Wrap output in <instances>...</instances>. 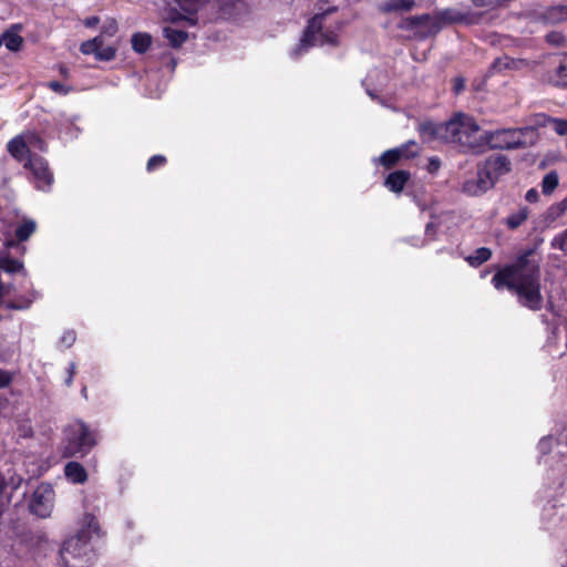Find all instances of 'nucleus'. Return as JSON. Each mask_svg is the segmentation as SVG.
Segmentation results:
<instances>
[{"label": "nucleus", "mask_w": 567, "mask_h": 567, "mask_svg": "<svg viewBox=\"0 0 567 567\" xmlns=\"http://www.w3.org/2000/svg\"><path fill=\"white\" fill-rule=\"evenodd\" d=\"M530 256L532 251H526L512 265L499 269L494 275L492 284L497 290L507 288L515 292L522 306L536 311L543 307L540 267Z\"/></svg>", "instance_id": "f257e3e1"}, {"label": "nucleus", "mask_w": 567, "mask_h": 567, "mask_svg": "<svg viewBox=\"0 0 567 567\" xmlns=\"http://www.w3.org/2000/svg\"><path fill=\"white\" fill-rule=\"evenodd\" d=\"M421 130H429L446 142L458 144L464 152L473 154L483 153V134H480L478 124L468 115L457 114L436 128L430 123L423 124Z\"/></svg>", "instance_id": "f03ea898"}, {"label": "nucleus", "mask_w": 567, "mask_h": 567, "mask_svg": "<svg viewBox=\"0 0 567 567\" xmlns=\"http://www.w3.org/2000/svg\"><path fill=\"white\" fill-rule=\"evenodd\" d=\"M94 534H99V524L93 515L85 514L80 530L66 539L61 548V559L66 567H87L95 560L90 542Z\"/></svg>", "instance_id": "7ed1b4c3"}, {"label": "nucleus", "mask_w": 567, "mask_h": 567, "mask_svg": "<svg viewBox=\"0 0 567 567\" xmlns=\"http://www.w3.org/2000/svg\"><path fill=\"white\" fill-rule=\"evenodd\" d=\"M537 138L533 127L504 128L483 133V152L493 150H516L533 145Z\"/></svg>", "instance_id": "20e7f679"}, {"label": "nucleus", "mask_w": 567, "mask_h": 567, "mask_svg": "<svg viewBox=\"0 0 567 567\" xmlns=\"http://www.w3.org/2000/svg\"><path fill=\"white\" fill-rule=\"evenodd\" d=\"M327 13L315 16L309 22L303 38L300 40L297 49L293 51L298 55L302 50L312 45L336 44L337 34L327 29L326 24Z\"/></svg>", "instance_id": "39448f33"}, {"label": "nucleus", "mask_w": 567, "mask_h": 567, "mask_svg": "<svg viewBox=\"0 0 567 567\" xmlns=\"http://www.w3.org/2000/svg\"><path fill=\"white\" fill-rule=\"evenodd\" d=\"M65 436L68 444L65 445L64 454L66 456L86 454L95 445L93 433L80 421L69 425Z\"/></svg>", "instance_id": "423d86ee"}, {"label": "nucleus", "mask_w": 567, "mask_h": 567, "mask_svg": "<svg viewBox=\"0 0 567 567\" xmlns=\"http://www.w3.org/2000/svg\"><path fill=\"white\" fill-rule=\"evenodd\" d=\"M8 152L18 161L29 159L32 151H44L45 144L34 132H23L8 143Z\"/></svg>", "instance_id": "0eeeda50"}, {"label": "nucleus", "mask_w": 567, "mask_h": 567, "mask_svg": "<svg viewBox=\"0 0 567 567\" xmlns=\"http://www.w3.org/2000/svg\"><path fill=\"white\" fill-rule=\"evenodd\" d=\"M54 504V491L49 484H40L33 492L30 504L31 511L40 516L47 517L51 514Z\"/></svg>", "instance_id": "6e6552de"}, {"label": "nucleus", "mask_w": 567, "mask_h": 567, "mask_svg": "<svg viewBox=\"0 0 567 567\" xmlns=\"http://www.w3.org/2000/svg\"><path fill=\"white\" fill-rule=\"evenodd\" d=\"M419 154L416 142L409 141L404 145L388 150L381 154L378 162L385 168L394 166L401 158H412Z\"/></svg>", "instance_id": "1a4fd4ad"}, {"label": "nucleus", "mask_w": 567, "mask_h": 567, "mask_svg": "<svg viewBox=\"0 0 567 567\" xmlns=\"http://www.w3.org/2000/svg\"><path fill=\"white\" fill-rule=\"evenodd\" d=\"M478 169L483 173V176L492 179V185L494 186L501 176L511 171V162L505 155H495L488 157L483 167Z\"/></svg>", "instance_id": "9d476101"}, {"label": "nucleus", "mask_w": 567, "mask_h": 567, "mask_svg": "<svg viewBox=\"0 0 567 567\" xmlns=\"http://www.w3.org/2000/svg\"><path fill=\"white\" fill-rule=\"evenodd\" d=\"M29 167L37 183L38 188H45L52 184L53 176L48 163L41 157H30L24 164Z\"/></svg>", "instance_id": "9b49d317"}, {"label": "nucleus", "mask_w": 567, "mask_h": 567, "mask_svg": "<svg viewBox=\"0 0 567 567\" xmlns=\"http://www.w3.org/2000/svg\"><path fill=\"white\" fill-rule=\"evenodd\" d=\"M481 18V14L470 13V12H462L456 9H444L442 11H439L436 13V19L443 23H465V24H473L476 23Z\"/></svg>", "instance_id": "f8f14e48"}, {"label": "nucleus", "mask_w": 567, "mask_h": 567, "mask_svg": "<svg viewBox=\"0 0 567 567\" xmlns=\"http://www.w3.org/2000/svg\"><path fill=\"white\" fill-rule=\"evenodd\" d=\"M492 187V179L483 176V173L478 169L475 178H471L463 184V192L471 196H477Z\"/></svg>", "instance_id": "ddd939ff"}, {"label": "nucleus", "mask_w": 567, "mask_h": 567, "mask_svg": "<svg viewBox=\"0 0 567 567\" xmlns=\"http://www.w3.org/2000/svg\"><path fill=\"white\" fill-rule=\"evenodd\" d=\"M20 29L21 28L19 25H13L11 29L2 33V43L6 45L8 50L14 52L20 50L23 43V39L19 34Z\"/></svg>", "instance_id": "4468645a"}, {"label": "nucleus", "mask_w": 567, "mask_h": 567, "mask_svg": "<svg viewBox=\"0 0 567 567\" xmlns=\"http://www.w3.org/2000/svg\"><path fill=\"white\" fill-rule=\"evenodd\" d=\"M409 178V172L396 171L388 175L384 184L391 192L400 193L404 188Z\"/></svg>", "instance_id": "2eb2a0df"}, {"label": "nucleus", "mask_w": 567, "mask_h": 567, "mask_svg": "<svg viewBox=\"0 0 567 567\" xmlns=\"http://www.w3.org/2000/svg\"><path fill=\"white\" fill-rule=\"evenodd\" d=\"M64 474L74 484H82L87 480L85 468L78 462H69L64 467Z\"/></svg>", "instance_id": "dca6fc26"}, {"label": "nucleus", "mask_w": 567, "mask_h": 567, "mask_svg": "<svg viewBox=\"0 0 567 567\" xmlns=\"http://www.w3.org/2000/svg\"><path fill=\"white\" fill-rule=\"evenodd\" d=\"M163 35L165 39H167L173 48L181 47L188 38L187 32L175 29L172 25H166L163 28Z\"/></svg>", "instance_id": "f3484780"}, {"label": "nucleus", "mask_w": 567, "mask_h": 567, "mask_svg": "<svg viewBox=\"0 0 567 567\" xmlns=\"http://www.w3.org/2000/svg\"><path fill=\"white\" fill-rule=\"evenodd\" d=\"M548 81L556 86H567V59L563 60L560 64L549 74Z\"/></svg>", "instance_id": "a211bd4d"}, {"label": "nucleus", "mask_w": 567, "mask_h": 567, "mask_svg": "<svg viewBox=\"0 0 567 567\" xmlns=\"http://www.w3.org/2000/svg\"><path fill=\"white\" fill-rule=\"evenodd\" d=\"M413 7V0H386L380 6V10L382 12L410 11Z\"/></svg>", "instance_id": "6ab92c4d"}, {"label": "nucleus", "mask_w": 567, "mask_h": 567, "mask_svg": "<svg viewBox=\"0 0 567 567\" xmlns=\"http://www.w3.org/2000/svg\"><path fill=\"white\" fill-rule=\"evenodd\" d=\"M132 48L137 53H144L152 44V37L145 32H137L132 35Z\"/></svg>", "instance_id": "aec40b11"}, {"label": "nucleus", "mask_w": 567, "mask_h": 567, "mask_svg": "<svg viewBox=\"0 0 567 567\" xmlns=\"http://www.w3.org/2000/svg\"><path fill=\"white\" fill-rule=\"evenodd\" d=\"M529 216V209L527 207H520L517 212L511 214L506 218V225L511 229L518 228Z\"/></svg>", "instance_id": "412c9836"}, {"label": "nucleus", "mask_w": 567, "mask_h": 567, "mask_svg": "<svg viewBox=\"0 0 567 567\" xmlns=\"http://www.w3.org/2000/svg\"><path fill=\"white\" fill-rule=\"evenodd\" d=\"M492 256V251L489 248L481 247L475 250V252L466 258L467 262L472 267H478L483 262L487 261Z\"/></svg>", "instance_id": "4be33fe9"}, {"label": "nucleus", "mask_w": 567, "mask_h": 567, "mask_svg": "<svg viewBox=\"0 0 567 567\" xmlns=\"http://www.w3.org/2000/svg\"><path fill=\"white\" fill-rule=\"evenodd\" d=\"M35 223L27 220L16 229V236L19 241L27 240L35 230Z\"/></svg>", "instance_id": "5701e85b"}, {"label": "nucleus", "mask_w": 567, "mask_h": 567, "mask_svg": "<svg viewBox=\"0 0 567 567\" xmlns=\"http://www.w3.org/2000/svg\"><path fill=\"white\" fill-rule=\"evenodd\" d=\"M558 185V175L556 172H549L546 174L542 182L543 193L549 195Z\"/></svg>", "instance_id": "b1692460"}, {"label": "nucleus", "mask_w": 567, "mask_h": 567, "mask_svg": "<svg viewBox=\"0 0 567 567\" xmlns=\"http://www.w3.org/2000/svg\"><path fill=\"white\" fill-rule=\"evenodd\" d=\"M177 6L187 13H194L198 11L205 3L206 0H174Z\"/></svg>", "instance_id": "393cba45"}, {"label": "nucleus", "mask_w": 567, "mask_h": 567, "mask_svg": "<svg viewBox=\"0 0 567 567\" xmlns=\"http://www.w3.org/2000/svg\"><path fill=\"white\" fill-rule=\"evenodd\" d=\"M116 50L112 45H105L103 37L101 38V45H99L95 58L101 61H110L114 59Z\"/></svg>", "instance_id": "a878e982"}, {"label": "nucleus", "mask_w": 567, "mask_h": 567, "mask_svg": "<svg viewBox=\"0 0 567 567\" xmlns=\"http://www.w3.org/2000/svg\"><path fill=\"white\" fill-rule=\"evenodd\" d=\"M101 38L102 35L95 37L92 40H87L81 44V52L83 54H94L96 55V51L99 45H101Z\"/></svg>", "instance_id": "bb28decb"}, {"label": "nucleus", "mask_w": 567, "mask_h": 567, "mask_svg": "<svg viewBox=\"0 0 567 567\" xmlns=\"http://www.w3.org/2000/svg\"><path fill=\"white\" fill-rule=\"evenodd\" d=\"M548 19L553 22H560L567 19V7H554L548 11Z\"/></svg>", "instance_id": "cd10ccee"}, {"label": "nucleus", "mask_w": 567, "mask_h": 567, "mask_svg": "<svg viewBox=\"0 0 567 567\" xmlns=\"http://www.w3.org/2000/svg\"><path fill=\"white\" fill-rule=\"evenodd\" d=\"M0 268L7 272H16L22 268L20 261L11 258H2L0 260Z\"/></svg>", "instance_id": "c85d7f7f"}, {"label": "nucleus", "mask_w": 567, "mask_h": 567, "mask_svg": "<svg viewBox=\"0 0 567 567\" xmlns=\"http://www.w3.org/2000/svg\"><path fill=\"white\" fill-rule=\"evenodd\" d=\"M554 131L559 135H567V120H551Z\"/></svg>", "instance_id": "c756f323"}, {"label": "nucleus", "mask_w": 567, "mask_h": 567, "mask_svg": "<svg viewBox=\"0 0 567 567\" xmlns=\"http://www.w3.org/2000/svg\"><path fill=\"white\" fill-rule=\"evenodd\" d=\"M166 158L162 155H154L147 162V171H153L154 168L164 165Z\"/></svg>", "instance_id": "7c9ffc66"}, {"label": "nucleus", "mask_w": 567, "mask_h": 567, "mask_svg": "<svg viewBox=\"0 0 567 567\" xmlns=\"http://www.w3.org/2000/svg\"><path fill=\"white\" fill-rule=\"evenodd\" d=\"M506 0H472L474 6L483 8V7H496L505 2Z\"/></svg>", "instance_id": "2f4dec72"}, {"label": "nucleus", "mask_w": 567, "mask_h": 567, "mask_svg": "<svg viewBox=\"0 0 567 567\" xmlns=\"http://www.w3.org/2000/svg\"><path fill=\"white\" fill-rule=\"evenodd\" d=\"M48 86L54 91L55 93H59V94H66L69 92V89H66L62 83L58 82V81H51L48 83Z\"/></svg>", "instance_id": "473e14b6"}, {"label": "nucleus", "mask_w": 567, "mask_h": 567, "mask_svg": "<svg viewBox=\"0 0 567 567\" xmlns=\"http://www.w3.org/2000/svg\"><path fill=\"white\" fill-rule=\"evenodd\" d=\"M566 245H567V229L561 234L560 237H556L553 243L554 247H558L559 249H563V250L566 249V247H565Z\"/></svg>", "instance_id": "72a5a7b5"}, {"label": "nucleus", "mask_w": 567, "mask_h": 567, "mask_svg": "<svg viewBox=\"0 0 567 567\" xmlns=\"http://www.w3.org/2000/svg\"><path fill=\"white\" fill-rule=\"evenodd\" d=\"M551 437H543L538 443V449L543 453H547L551 449Z\"/></svg>", "instance_id": "f704fd0d"}, {"label": "nucleus", "mask_w": 567, "mask_h": 567, "mask_svg": "<svg viewBox=\"0 0 567 567\" xmlns=\"http://www.w3.org/2000/svg\"><path fill=\"white\" fill-rule=\"evenodd\" d=\"M441 167V161L437 157H431L427 164V171L434 174Z\"/></svg>", "instance_id": "c9c22d12"}, {"label": "nucleus", "mask_w": 567, "mask_h": 567, "mask_svg": "<svg viewBox=\"0 0 567 567\" xmlns=\"http://www.w3.org/2000/svg\"><path fill=\"white\" fill-rule=\"evenodd\" d=\"M567 210V197L559 204L551 207L553 214L561 215Z\"/></svg>", "instance_id": "e433bc0d"}, {"label": "nucleus", "mask_w": 567, "mask_h": 567, "mask_svg": "<svg viewBox=\"0 0 567 567\" xmlns=\"http://www.w3.org/2000/svg\"><path fill=\"white\" fill-rule=\"evenodd\" d=\"M10 382H11L10 374L7 371L0 369V388H4V386L9 385Z\"/></svg>", "instance_id": "4c0bfd02"}, {"label": "nucleus", "mask_w": 567, "mask_h": 567, "mask_svg": "<svg viewBox=\"0 0 567 567\" xmlns=\"http://www.w3.org/2000/svg\"><path fill=\"white\" fill-rule=\"evenodd\" d=\"M525 199L529 203H535L538 199V192L534 188L527 190Z\"/></svg>", "instance_id": "58836bf2"}, {"label": "nucleus", "mask_w": 567, "mask_h": 567, "mask_svg": "<svg viewBox=\"0 0 567 567\" xmlns=\"http://www.w3.org/2000/svg\"><path fill=\"white\" fill-rule=\"evenodd\" d=\"M464 86H465V83H464L463 79L456 78L454 80L453 90H454L455 93L462 92L464 90Z\"/></svg>", "instance_id": "ea45409f"}, {"label": "nucleus", "mask_w": 567, "mask_h": 567, "mask_svg": "<svg viewBox=\"0 0 567 567\" xmlns=\"http://www.w3.org/2000/svg\"><path fill=\"white\" fill-rule=\"evenodd\" d=\"M62 341L68 346H72L73 342L75 341V333L70 331V332H66L63 338H62Z\"/></svg>", "instance_id": "a19ab883"}, {"label": "nucleus", "mask_w": 567, "mask_h": 567, "mask_svg": "<svg viewBox=\"0 0 567 567\" xmlns=\"http://www.w3.org/2000/svg\"><path fill=\"white\" fill-rule=\"evenodd\" d=\"M117 30L116 21L111 20L109 25L104 28V33H109L110 35H113Z\"/></svg>", "instance_id": "79ce46f5"}, {"label": "nucleus", "mask_w": 567, "mask_h": 567, "mask_svg": "<svg viewBox=\"0 0 567 567\" xmlns=\"http://www.w3.org/2000/svg\"><path fill=\"white\" fill-rule=\"evenodd\" d=\"M99 23L97 17H90L84 20V24L89 28H92Z\"/></svg>", "instance_id": "37998d69"}, {"label": "nucleus", "mask_w": 567, "mask_h": 567, "mask_svg": "<svg viewBox=\"0 0 567 567\" xmlns=\"http://www.w3.org/2000/svg\"><path fill=\"white\" fill-rule=\"evenodd\" d=\"M427 19H430V17L425 14V16H422V17L413 18V22L421 23L422 21L427 20Z\"/></svg>", "instance_id": "c03bdc74"}, {"label": "nucleus", "mask_w": 567, "mask_h": 567, "mask_svg": "<svg viewBox=\"0 0 567 567\" xmlns=\"http://www.w3.org/2000/svg\"><path fill=\"white\" fill-rule=\"evenodd\" d=\"M4 480L2 478V476L0 475V494L2 493L3 488H4Z\"/></svg>", "instance_id": "a18cd8bd"}, {"label": "nucleus", "mask_w": 567, "mask_h": 567, "mask_svg": "<svg viewBox=\"0 0 567 567\" xmlns=\"http://www.w3.org/2000/svg\"><path fill=\"white\" fill-rule=\"evenodd\" d=\"M14 245H16V243H14V240H12V239H10V240H7V241H6V246H7L8 248L13 247Z\"/></svg>", "instance_id": "49530a36"}, {"label": "nucleus", "mask_w": 567, "mask_h": 567, "mask_svg": "<svg viewBox=\"0 0 567 567\" xmlns=\"http://www.w3.org/2000/svg\"><path fill=\"white\" fill-rule=\"evenodd\" d=\"M415 148L412 146V147H406V153H411L413 152Z\"/></svg>", "instance_id": "de8ad7c7"}]
</instances>
